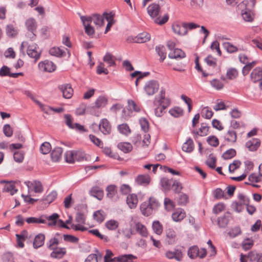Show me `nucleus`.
<instances>
[{"mask_svg": "<svg viewBox=\"0 0 262 262\" xmlns=\"http://www.w3.org/2000/svg\"><path fill=\"white\" fill-rule=\"evenodd\" d=\"M255 3V0L244 1L237 6L238 11L245 21L252 22L254 20L255 14L253 9Z\"/></svg>", "mask_w": 262, "mask_h": 262, "instance_id": "f257e3e1", "label": "nucleus"}, {"mask_svg": "<svg viewBox=\"0 0 262 262\" xmlns=\"http://www.w3.org/2000/svg\"><path fill=\"white\" fill-rule=\"evenodd\" d=\"M26 47H27V53L30 57L34 58L35 61L40 58L41 52L39 50L38 45L35 43L30 44L26 41L22 42L20 46V51L23 56H25L24 48Z\"/></svg>", "mask_w": 262, "mask_h": 262, "instance_id": "f03ea898", "label": "nucleus"}, {"mask_svg": "<svg viewBox=\"0 0 262 262\" xmlns=\"http://www.w3.org/2000/svg\"><path fill=\"white\" fill-rule=\"evenodd\" d=\"M160 206V204L155 198H150L148 202H143L140 205L142 214L145 216L152 214Z\"/></svg>", "mask_w": 262, "mask_h": 262, "instance_id": "7ed1b4c3", "label": "nucleus"}, {"mask_svg": "<svg viewBox=\"0 0 262 262\" xmlns=\"http://www.w3.org/2000/svg\"><path fill=\"white\" fill-rule=\"evenodd\" d=\"M127 107L122 110V117L125 120L128 119L133 112H139L141 110L140 106L134 100L129 99L127 101Z\"/></svg>", "mask_w": 262, "mask_h": 262, "instance_id": "20e7f679", "label": "nucleus"}, {"mask_svg": "<svg viewBox=\"0 0 262 262\" xmlns=\"http://www.w3.org/2000/svg\"><path fill=\"white\" fill-rule=\"evenodd\" d=\"M184 248H174L173 250H168L165 252V256L168 259H175L177 261H182L184 257Z\"/></svg>", "mask_w": 262, "mask_h": 262, "instance_id": "39448f33", "label": "nucleus"}, {"mask_svg": "<svg viewBox=\"0 0 262 262\" xmlns=\"http://www.w3.org/2000/svg\"><path fill=\"white\" fill-rule=\"evenodd\" d=\"M159 89V83L157 80H151L147 81L144 86V90L148 96L154 95Z\"/></svg>", "mask_w": 262, "mask_h": 262, "instance_id": "423d86ee", "label": "nucleus"}, {"mask_svg": "<svg viewBox=\"0 0 262 262\" xmlns=\"http://www.w3.org/2000/svg\"><path fill=\"white\" fill-rule=\"evenodd\" d=\"M38 66L39 70L44 72L51 73L56 70L55 64L51 61L48 60L39 62Z\"/></svg>", "mask_w": 262, "mask_h": 262, "instance_id": "0eeeda50", "label": "nucleus"}, {"mask_svg": "<svg viewBox=\"0 0 262 262\" xmlns=\"http://www.w3.org/2000/svg\"><path fill=\"white\" fill-rule=\"evenodd\" d=\"M58 89L62 93L63 97L66 99L71 98L73 95V90L71 85L69 83H65L59 85Z\"/></svg>", "mask_w": 262, "mask_h": 262, "instance_id": "6e6552de", "label": "nucleus"}, {"mask_svg": "<svg viewBox=\"0 0 262 262\" xmlns=\"http://www.w3.org/2000/svg\"><path fill=\"white\" fill-rule=\"evenodd\" d=\"M65 123L66 125L70 128L73 129H76L79 131L84 130V126L80 125V124L75 123H73V119L71 115L69 114H66L64 115Z\"/></svg>", "mask_w": 262, "mask_h": 262, "instance_id": "1a4fd4ad", "label": "nucleus"}, {"mask_svg": "<svg viewBox=\"0 0 262 262\" xmlns=\"http://www.w3.org/2000/svg\"><path fill=\"white\" fill-rule=\"evenodd\" d=\"M90 19L86 16H80V19L84 27L85 32L89 35H93L95 33L94 29L91 26Z\"/></svg>", "mask_w": 262, "mask_h": 262, "instance_id": "9d476101", "label": "nucleus"}, {"mask_svg": "<svg viewBox=\"0 0 262 262\" xmlns=\"http://www.w3.org/2000/svg\"><path fill=\"white\" fill-rule=\"evenodd\" d=\"M158 103L159 106L166 108L170 104V99L165 97V90L163 89H162L160 91Z\"/></svg>", "mask_w": 262, "mask_h": 262, "instance_id": "9b49d317", "label": "nucleus"}, {"mask_svg": "<svg viewBox=\"0 0 262 262\" xmlns=\"http://www.w3.org/2000/svg\"><path fill=\"white\" fill-rule=\"evenodd\" d=\"M160 8L158 4L153 3L147 7V12L149 15L152 18L155 19L158 17L160 13Z\"/></svg>", "mask_w": 262, "mask_h": 262, "instance_id": "f8f14e48", "label": "nucleus"}, {"mask_svg": "<svg viewBox=\"0 0 262 262\" xmlns=\"http://www.w3.org/2000/svg\"><path fill=\"white\" fill-rule=\"evenodd\" d=\"M0 183L2 184L5 183V186L3 188L4 191L9 192L11 195H13L17 191V189L15 188L14 182L3 180L1 181Z\"/></svg>", "mask_w": 262, "mask_h": 262, "instance_id": "ddd939ff", "label": "nucleus"}, {"mask_svg": "<svg viewBox=\"0 0 262 262\" xmlns=\"http://www.w3.org/2000/svg\"><path fill=\"white\" fill-rule=\"evenodd\" d=\"M251 81L256 83L262 80V68L257 67L254 69L250 74Z\"/></svg>", "mask_w": 262, "mask_h": 262, "instance_id": "4468645a", "label": "nucleus"}, {"mask_svg": "<svg viewBox=\"0 0 262 262\" xmlns=\"http://www.w3.org/2000/svg\"><path fill=\"white\" fill-rule=\"evenodd\" d=\"M172 29L174 33L179 35H184L187 33L186 25H184V23L174 24L172 26Z\"/></svg>", "mask_w": 262, "mask_h": 262, "instance_id": "2eb2a0df", "label": "nucleus"}, {"mask_svg": "<svg viewBox=\"0 0 262 262\" xmlns=\"http://www.w3.org/2000/svg\"><path fill=\"white\" fill-rule=\"evenodd\" d=\"M209 130V127L206 123H202L199 130H192V134L194 136L195 138H197L198 136H206L207 135Z\"/></svg>", "mask_w": 262, "mask_h": 262, "instance_id": "dca6fc26", "label": "nucleus"}, {"mask_svg": "<svg viewBox=\"0 0 262 262\" xmlns=\"http://www.w3.org/2000/svg\"><path fill=\"white\" fill-rule=\"evenodd\" d=\"M99 127L100 131L104 135H108L111 132V125L106 119H103L101 120Z\"/></svg>", "mask_w": 262, "mask_h": 262, "instance_id": "f3484780", "label": "nucleus"}, {"mask_svg": "<svg viewBox=\"0 0 262 262\" xmlns=\"http://www.w3.org/2000/svg\"><path fill=\"white\" fill-rule=\"evenodd\" d=\"M137 259V257L132 254H124L119 255L111 259V261H116L117 262H133L134 259Z\"/></svg>", "mask_w": 262, "mask_h": 262, "instance_id": "a211bd4d", "label": "nucleus"}, {"mask_svg": "<svg viewBox=\"0 0 262 262\" xmlns=\"http://www.w3.org/2000/svg\"><path fill=\"white\" fill-rule=\"evenodd\" d=\"M239 199V202H235L233 205L235 206V210L237 212H240L238 207L243 205H247L249 203V200L246 195L243 193H239L237 196Z\"/></svg>", "mask_w": 262, "mask_h": 262, "instance_id": "6ab92c4d", "label": "nucleus"}, {"mask_svg": "<svg viewBox=\"0 0 262 262\" xmlns=\"http://www.w3.org/2000/svg\"><path fill=\"white\" fill-rule=\"evenodd\" d=\"M52 250L53 251L50 254V256L54 258L60 259L66 253V249L65 248L56 247Z\"/></svg>", "mask_w": 262, "mask_h": 262, "instance_id": "aec40b11", "label": "nucleus"}, {"mask_svg": "<svg viewBox=\"0 0 262 262\" xmlns=\"http://www.w3.org/2000/svg\"><path fill=\"white\" fill-rule=\"evenodd\" d=\"M91 19V23L93 21L94 24L97 27H100L104 25L103 16L98 14H94L92 16H86Z\"/></svg>", "mask_w": 262, "mask_h": 262, "instance_id": "412c9836", "label": "nucleus"}, {"mask_svg": "<svg viewBox=\"0 0 262 262\" xmlns=\"http://www.w3.org/2000/svg\"><path fill=\"white\" fill-rule=\"evenodd\" d=\"M90 194L97 198L99 200H101L104 196L103 190L98 186H95L90 190Z\"/></svg>", "mask_w": 262, "mask_h": 262, "instance_id": "4be33fe9", "label": "nucleus"}, {"mask_svg": "<svg viewBox=\"0 0 262 262\" xmlns=\"http://www.w3.org/2000/svg\"><path fill=\"white\" fill-rule=\"evenodd\" d=\"M166 241L168 245H172L176 242V232L171 228L167 229L166 230Z\"/></svg>", "mask_w": 262, "mask_h": 262, "instance_id": "5701e85b", "label": "nucleus"}, {"mask_svg": "<svg viewBox=\"0 0 262 262\" xmlns=\"http://www.w3.org/2000/svg\"><path fill=\"white\" fill-rule=\"evenodd\" d=\"M138 203L137 195L135 194H129L126 198V203L130 209H134L137 207Z\"/></svg>", "mask_w": 262, "mask_h": 262, "instance_id": "b1692460", "label": "nucleus"}, {"mask_svg": "<svg viewBox=\"0 0 262 262\" xmlns=\"http://www.w3.org/2000/svg\"><path fill=\"white\" fill-rule=\"evenodd\" d=\"M260 141L257 138H253L246 143V146L250 151H255L259 147Z\"/></svg>", "mask_w": 262, "mask_h": 262, "instance_id": "393cba45", "label": "nucleus"}, {"mask_svg": "<svg viewBox=\"0 0 262 262\" xmlns=\"http://www.w3.org/2000/svg\"><path fill=\"white\" fill-rule=\"evenodd\" d=\"M186 216L185 211L181 208L177 209L171 215L172 220L174 222H180Z\"/></svg>", "mask_w": 262, "mask_h": 262, "instance_id": "a878e982", "label": "nucleus"}, {"mask_svg": "<svg viewBox=\"0 0 262 262\" xmlns=\"http://www.w3.org/2000/svg\"><path fill=\"white\" fill-rule=\"evenodd\" d=\"M186 56L185 53L181 49L177 48L168 54V57L172 59H182Z\"/></svg>", "mask_w": 262, "mask_h": 262, "instance_id": "bb28decb", "label": "nucleus"}, {"mask_svg": "<svg viewBox=\"0 0 262 262\" xmlns=\"http://www.w3.org/2000/svg\"><path fill=\"white\" fill-rule=\"evenodd\" d=\"M62 149L61 147H56L51 152V157L53 162H58L61 158Z\"/></svg>", "mask_w": 262, "mask_h": 262, "instance_id": "cd10ccee", "label": "nucleus"}, {"mask_svg": "<svg viewBox=\"0 0 262 262\" xmlns=\"http://www.w3.org/2000/svg\"><path fill=\"white\" fill-rule=\"evenodd\" d=\"M135 228L136 231L142 236L147 237L148 236V231L145 226L141 223L138 222L135 223Z\"/></svg>", "mask_w": 262, "mask_h": 262, "instance_id": "c85d7f7f", "label": "nucleus"}, {"mask_svg": "<svg viewBox=\"0 0 262 262\" xmlns=\"http://www.w3.org/2000/svg\"><path fill=\"white\" fill-rule=\"evenodd\" d=\"M29 189L31 187H33L34 190L36 193L41 192L43 190L42 186L40 182L34 181L33 183H31L29 181L25 182V183Z\"/></svg>", "mask_w": 262, "mask_h": 262, "instance_id": "c756f323", "label": "nucleus"}, {"mask_svg": "<svg viewBox=\"0 0 262 262\" xmlns=\"http://www.w3.org/2000/svg\"><path fill=\"white\" fill-rule=\"evenodd\" d=\"M25 25L28 32H36L37 26V23L34 18H30L28 19L25 23Z\"/></svg>", "mask_w": 262, "mask_h": 262, "instance_id": "7c9ffc66", "label": "nucleus"}, {"mask_svg": "<svg viewBox=\"0 0 262 262\" xmlns=\"http://www.w3.org/2000/svg\"><path fill=\"white\" fill-rule=\"evenodd\" d=\"M45 236L44 234L40 233L37 235L33 242V247L35 249L41 247L45 242Z\"/></svg>", "mask_w": 262, "mask_h": 262, "instance_id": "2f4dec72", "label": "nucleus"}, {"mask_svg": "<svg viewBox=\"0 0 262 262\" xmlns=\"http://www.w3.org/2000/svg\"><path fill=\"white\" fill-rule=\"evenodd\" d=\"M194 149V143L191 138H189L183 144L182 150L186 152H191Z\"/></svg>", "mask_w": 262, "mask_h": 262, "instance_id": "473e14b6", "label": "nucleus"}, {"mask_svg": "<svg viewBox=\"0 0 262 262\" xmlns=\"http://www.w3.org/2000/svg\"><path fill=\"white\" fill-rule=\"evenodd\" d=\"M107 98L103 96H99L95 101V106L96 108H101L105 107L107 104Z\"/></svg>", "mask_w": 262, "mask_h": 262, "instance_id": "72a5a7b5", "label": "nucleus"}, {"mask_svg": "<svg viewBox=\"0 0 262 262\" xmlns=\"http://www.w3.org/2000/svg\"><path fill=\"white\" fill-rule=\"evenodd\" d=\"M230 213L227 212L223 216L220 217L217 220V224L221 228H225L229 222V217Z\"/></svg>", "mask_w": 262, "mask_h": 262, "instance_id": "f704fd0d", "label": "nucleus"}, {"mask_svg": "<svg viewBox=\"0 0 262 262\" xmlns=\"http://www.w3.org/2000/svg\"><path fill=\"white\" fill-rule=\"evenodd\" d=\"M136 181L139 185H146L150 182V178L148 175H139L136 179Z\"/></svg>", "mask_w": 262, "mask_h": 262, "instance_id": "c9c22d12", "label": "nucleus"}, {"mask_svg": "<svg viewBox=\"0 0 262 262\" xmlns=\"http://www.w3.org/2000/svg\"><path fill=\"white\" fill-rule=\"evenodd\" d=\"M172 180L167 178H163L161 179L160 183L162 187L166 191H169L172 184Z\"/></svg>", "mask_w": 262, "mask_h": 262, "instance_id": "e433bc0d", "label": "nucleus"}, {"mask_svg": "<svg viewBox=\"0 0 262 262\" xmlns=\"http://www.w3.org/2000/svg\"><path fill=\"white\" fill-rule=\"evenodd\" d=\"M150 39V34L147 32H143L138 35L136 41L138 43H143L149 41Z\"/></svg>", "mask_w": 262, "mask_h": 262, "instance_id": "4c0bfd02", "label": "nucleus"}, {"mask_svg": "<svg viewBox=\"0 0 262 262\" xmlns=\"http://www.w3.org/2000/svg\"><path fill=\"white\" fill-rule=\"evenodd\" d=\"M118 147L125 153H127L132 151L133 146L128 142L120 143L118 144Z\"/></svg>", "mask_w": 262, "mask_h": 262, "instance_id": "58836bf2", "label": "nucleus"}, {"mask_svg": "<svg viewBox=\"0 0 262 262\" xmlns=\"http://www.w3.org/2000/svg\"><path fill=\"white\" fill-rule=\"evenodd\" d=\"M103 59L108 64V67L114 66L116 64L115 57L109 53L105 54Z\"/></svg>", "mask_w": 262, "mask_h": 262, "instance_id": "ea45409f", "label": "nucleus"}, {"mask_svg": "<svg viewBox=\"0 0 262 262\" xmlns=\"http://www.w3.org/2000/svg\"><path fill=\"white\" fill-rule=\"evenodd\" d=\"M65 161L67 163H73L75 161V150L67 151L64 155Z\"/></svg>", "mask_w": 262, "mask_h": 262, "instance_id": "a19ab883", "label": "nucleus"}, {"mask_svg": "<svg viewBox=\"0 0 262 262\" xmlns=\"http://www.w3.org/2000/svg\"><path fill=\"white\" fill-rule=\"evenodd\" d=\"M152 228L154 232L158 234L161 235L163 232V226L158 221L153 222Z\"/></svg>", "mask_w": 262, "mask_h": 262, "instance_id": "79ce46f5", "label": "nucleus"}, {"mask_svg": "<svg viewBox=\"0 0 262 262\" xmlns=\"http://www.w3.org/2000/svg\"><path fill=\"white\" fill-rule=\"evenodd\" d=\"M169 114L174 117H179L183 115V110L180 107H174L169 111Z\"/></svg>", "mask_w": 262, "mask_h": 262, "instance_id": "37998d69", "label": "nucleus"}, {"mask_svg": "<svg viewBox=\"0 0 262 262\" xmlns=\"http://www.w3.org/2000/svg\"><path fill=\"white\" fill-rule=\"evenodd\" d=\"M156 51L160 56L161 61H163L166 57V52L165 47L163 46H159L156 47Z\"/></svg>", "mask_w": 262, "mask_h": 262, "instance_id": "c03bdc74", "label": "nucleus"}, {"mask_svg": "<svg viewBox=\"0 0 262 262\" xmlns=\"http://www.w3.org/2000/svg\"><path fill=\"white\" fill-rule=\"evenodd\" d=\"M105 216V213L102 210H97L93 214L94 220L99 223H101L104 221Z\"/></svg>", "mask_w": 262, "mask_h": 262, "instance_id": "a18cd8bd", "label": "nucleus"}, {"mask_svg": "<svg viewBox=\"0 0 262 262\" xmlns=\"http://www.w3.org/2000/svg\"><path fill=\"white\" fill-rule=\"evenodd\" d=\"M118 129L121 134L125 136H128L130 133V129L126 123L119 125Z\"/></svg>", "mask_w": 262, "mask_h": 262, "instance_id": "49530a36", "label": "nucleus"}, {"mask_svg": "<svg viewBox=\"0 0 262 262\" xmlns=\"http://www.w3.org/2000/svg\"><path fill=\"white\" fill-rule=\"evenodd\" d=\"M199 254V249L197 246H192L188 250V255L191 259L198 257Z\"/></svg>", "mask_w": 262, "mask_h": 262, "instance_id": "de8ad7c7", "label": "nucleus"}, {"mask_svg": "<svg viewBox=\"0 0 262 262\" xmlns=\"http://www.w3.org/2000/svg\"><path fill=\"white\" fill-rule=\"evenodd\" d=\"M225 138L228 142H235L237 139L236 132L234 130H228Z\"/></svg>", "mask_w": 262, "mask_h": 262, "instance_id": "09e8293b", "label": "nucleus"}, {"mask_svg": "<svg viewBox=\"0 0 262 262\" xmlns=\"http://www.w3.org/2000/svg\"><path fill=\"white\" fill-rule=\"evenodd\" d=\"M165 209L167 211H171L175 207L174 203L168 198H165L164 201Z\"/></svg>", "mask_w": 262, "mask_h": 262, "instance_id": "8fccbe9b", "label": "nucleus"}, {"mask_svg": "<svg viewBox=\"0 0 262 262\" xmlns=\"http://www.w3.org/2000/svg\"><path fill=\"white\" fill-rule=\"evenodd\" d=\"M49 53L51 55L57 57L63 56L64 55V51L59 48L53 47L49 50Z\"/></svg>", "mask_w": 262, "mask_h": 262, "instance_id": "3c124183", "label": "nucleus"}, {"mask_svg": "<svg viewBox=\"0 0 262 262\" xmlns=\"http://www.w3.org/2000/svg\"><path fill=\"white\" fill-rule=\"evenodd\" d=\"M223 47L227 52L230 53H233L238 51L236 47L229 42L223 43Z\"/></svg>", "mask_w": 262, "mask_h": 262, "instance_id": "603ef678", "label": "nucleus"}, {"mask_svg": "<svg viewBox=\"0 0 262 262\" xmlns=\"http://www.w3.org/2000/svg\"><path fill=\"white\" fill-rule=\"evenodd\" d=\"M6 31L7 35L10 37L15 36L18 33L17 29L12 25L7 26Z\"/></svg>", "mask_w": 262, "mask_h": 262, "instance_id": "864d4df0", "label": "nucleus"}, {"mask_svg": "<svg viewBox=\"0 0 262 262\" xmlns=\"http://www.w3.org/2000/svg\"><path fill=\"white\" fill-rule=\"evenodd\" d=\"M106 191L107 192V197L112 199L116 195L117 193L116 187L115 185H110L106 188Z\"/></svg>", "mask_w": 262, "mask_h": 262, "instance_id": "5fc2aeb1", "label": "nucleus"}, {"mask_svg": "<svg viewBox=\"0 0 262 262\" xmlns=\"http://www.w3.org/2000/svg\"><path fill=\"white\" fill-rule=\"evenodd\" d=\"M257 63L256 61H253L250 63L246 64L243 67L242 70V73L244 76L248 75L250 71L254 67V66Z\"/></svg>", "mask_w": 262, "mask_h": 262, "instance_id": "6e6d98bb", "label": "nucleus"}, {"mask_svg": "<svg viewBox=\"0 0 262 262\" xmlns=\"http://www.w3.org/2000/svg\"><path fill=\"white\" fill-rule=\"evenodd\" d=\"M51 149V146L49 142L43 143L40 147V151L43 155L48 154Z\"/></svg>", "mask_w": 262, "mask_h": 262, "instance_id": "4d7b16f0", "label": "nucleus"}, {"mask_svg": "<svg viewBox=\"0 0 262 262\" xmlns=\"http://www.w3.org/2000/svg\"><path fill=\"white\" fill-rule=\"evenodd\" d=\"M118 222L114 220H110L105 223L106 227L111 230H114L118 227Z\"/></svg>", "mask_w": 262, "mask_h": 262, "instance_id": "13d9d810", "label": "nucleus"}, {"mask_svg": "<svg viewBox=\"0 0 262 262\" xmlns=\"http://www.w3.org/2000/svg\"><path fill=\"white\" fill-rule=\"evenodd\" d=\"M211 85L217 90H220L223 88L224 84L220 80L214 79L210 81Z\"/></svg>", "mask_w": 262, "mask_h": 262, "instance_id": "bf43d9fd", "label": "nucleus"}, {"mask_svg": "<svg viewBox=\"0 0 262 262\" xmlns=\"http://www.w3.org/2000/svg\"><path fill=\"white\" fill-rule=\"evenodd\" d=\"M216 161V158L213 154H210L206 161V163L209 167L214 168L215 167Z\"/></svg>", "mask_w": 262, "mask_h": 262, "instance_id": "052dcab7", "label": "nucleus"}, {"mask_svg": "<svg viewBox=\"0 0 262 262\" xmlns=\"http://www.w3.org/2000/svg\"><path fill=\"white\" fill-rule=\"evenodd\" d=\"M13 158L16 162L21 163L24 159V152L22 151H15L13 154Z\"/></svg>", "mask_w": 262, "mask_h": 262, "instance_id": "680f3d73", "label": "nucleus"}, {"mask_svg": "<svg viewBox=\"0 0 262 262\" xmlns=\"http://www.w3.org/2000/svg\"><path fill=\"white\" fill-rule=\"evenodd\" d=\"M103 152L107 156L113 158V159H117L118 157V155L112 152V149L111 148L108 147H105L102 149Z\"/></svg>", "mask_w": 262, "mask_h": 262, "instance_id": "e2e57ef3", "label": "nucleus"}, {"mask_svg": "<svg viewBox=\"0 0 262 262\" xmlns=\"http://www.w3.org/2000/svg\"><path fill=\"white\" fill-rule=\"evenodd\" d=\"M235 155L236 151L234 149L231 148L226 151L223 154L222 157L224 159H230L234 157Z\"/></svg>", "mask_w": 262, "mask_h": 262, "instance_id": "0e129e2a", "label": "nucleus"}, {"mask_svg": "<svg viewBox=\"0 0 262 262\" xmlns=\"http://www.w3.org/2000/svg\"><path fill=\"white\" fill-rule=\"evenodd\" d=\"M207 141L208 143L212 146L216 147L219 144V141L218 139L214 136L208 137Z\"/></svg>", "mask_w": 262, "mask_h": 262, "instance_id": "69168bd1", "label": "nucleus"}, {"mask_svg": "<svg viewBox=\"0 0 262 262\" xmlns=\"http://www.w3.org/2000/svg\"><path fill=\"white\" fill-rule=\"evenodd\" d=\"M59 244V241L56 237L50 239L49 243H47V247L49 249L52 250L55 248L57 247V246Z\"/></svg>", "mask_w": 262, "mask_h": 262, "instance_id": "338daca9", "label": "nucleus"}, {"mask_svg": "<svg viewBox=\"0 0 262 262\" xmlns=\"http://www.w3.org/2000/svg\"><path fill=\"white\" fill-rule=\"evenodd\" d=\"M226 75L228 79L232 80L237 76L238 72L235 69L231 68L227 71Z\"/></svg>", "mask_w": 262, "mask_h": 262, "instance_id": "774afa93", "label": "nucleus"}]
</instances>
